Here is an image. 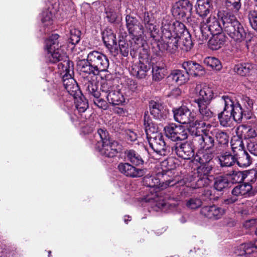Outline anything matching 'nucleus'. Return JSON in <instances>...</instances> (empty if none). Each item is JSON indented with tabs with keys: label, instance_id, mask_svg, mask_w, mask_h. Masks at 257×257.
Segmentation results:
<instances>
[{
	"label": "nucleus",
	"instance_id": "5",
	"mask_svg": "<svg viewBox=\"0 0 257 257\" xmlns=\"http://www.w3.org/2000/svg\"><path fill=\"white\" fill-rule=\"evenodd\" d=\"M217 17L223 24V32L232 39L237 43L245 40L246 33L242 25L233 14L224 10H220L217 13Z\"/></svg>",
	"mask_w": 257,
	"mask_h": 257
},
{
	"label": "nucleus",
	"instance_id": "58",
	"mask_svg": "<svg viewBox=\"0 0 257 257\" xmlns=\"http://www.w3.org/2000/svg\"><path fill=\"white\" fill-rule=\"evenodd\" d=\"M225 5L227 7H231L234 11H238L241 6L240 0H225Z\"/></svg>",
	"mask_w": 257,
	"mask_h": 257
},
{
	"label": "nucleus",
	"instance_id": "60",
	"mask_svg": "<svg viewBox=\"0 0 257 257\" xmlns=\"http://www.w3.org/2000/svg\"><path fill=\"white\" fill-rule=\"evenodd\" d=\"M126 138L128 141L134 142L137 140L138 136L137 134L134 131L128 130L126 132Z\"/></svg>",
	"mask_w": 257,
	"mask_h": 257
},
{
	"label": "nucleus",
	"instance_id": "52",
	"mask_svg": "<svg viewBox=\"0 0 257 257\" xmlns=\"http://www.w3.org/2000/svg\"><path fill=\"white\" fill-rule=\"evenodd\" d=\"M246 148L250 154L257 156V140L255 139L246 140Z\"/></svg>",
	"mask_w": 257,
	"mask_h": 257
},
{
	"label": "nucleus",
	"instance_id": "64",
	"mask_svg": "<svg viewBox=\"0 0 257 257\" xmlns=\"http://www.w3.org/2000/svg\"><path fill=\"white\" fill-rule=\"evenodd\" d=\"M252 57L254 60H257V43H255L250 49Z\"/></svg>",
	"mask_w": 257,
	"mask_h": 257
},
{
	"label": "nucleus",
	"instance_id": "55",
	"mask_svg": "<svg viewBox=\"0 0 257 257\" xmlns=\"http://www.w3.org/2000/svg\"><path fill=\"white\" fill-rule=\"evenodd\" d=\"M241 102L243 106V108H245L247 115H249L253 105V100L246 96H243L241 98Z\"/></svg>",
	"mask_w": 257,
	"mask_h": 257
},
{
	"label": "nucleus",
	"instance_id": "14",
	"mask_svg": "<svg viewBox=\"0 0 257 257\" xmlns=\"http://www.w3.org/2000/svg\"><path fill=\"white\" fill-rule=\"evenodd\" d=\"M83 88L91 94L95 99L93 100L94 104L98 107L105 110L107 108V103L102 98H99L100 93L98 91V86L95 83L93 82L89 79H83L81 81Z\"/></svg>",
	"mask_w": 257,
	"mask_h": 257
},
{
	"label": "nucleus",
	"instance_id": "2",
	"mask_svg": "<svg viewBox=\"0 0 257 257\" xmlns=\"http://www.w3.org/2000/svg\"><path fill=\"white\" fill-rule=\"evenodd\" d=\"M169 19H166L164 22L163 32L164 38L167 42L166 46L167 52L170 54H175L178 49V42L182 39V44L181 48L185 51L191 50L193 47V42L191 35L182 23L175 21L174 26L169 25ZM165 49V48H164Z\"/></svg>",
	"mask_w": 257,
	"mask_h": 257
},
{
	"label": "nucleus",
	"instance_id": "59",
	"mask_svg": "<svg viewBox=\"0 0 257 257\" xmlns=\"http://www.w3.org/2000/svg\"><path fill=\"white\" fill-rule=\"evenodd\" d=\"M102 5L105 9L107 8H109L112 6H116L118 5V1L117 0H99Z\"/></svg>",
	"mask_w": 257,
	"mask_h": 257
},
{
	"label": "nucleus",
	"instance_id": "48",
	"mask_svg": "<svg viewBox=\"0 0 257 257\" xmlns=\"http://www.w3.org/2000/svg\"><path fill=\"white\" fill-rule=\"evenodd\" d=\"M100 89L102 95H104V96L106 97L107 96V94H108L110 92H112V91L115 89L113 81L111 80H105L102 81Z\"/></svg>",
	"mask_w": 257,
	"mask_h": 257
},
{
	"label": "nucleus",
	"instance_id": "42",
	"mask_svg": "<svg viewBox=\"0 0 257 257\" xmlns=\"http://www.w3.org/2000/svg\"><path fill=\"white\" fill-rule=\"evenodd\" d=\"M211 134L213 138H215L219 145L225 146L228 144L229 135L226 132L219 129H214L211 132Z\"/></svg>",
	"mask_w": 257,
	"mask_h": 257
},
{
	"label": "nucleus",
	"instance_id": "12",
	"mask_svg": "<svg viewBox=\"0 0 257 257\" xmlns=\"http://www.w3.org/2000/svg\"><path fill=\"white\" fill-rule=\"evenodd\" d=\"M166 19H169L170 23H168L169 25L174 26L175 21H173L171 18V17L169 15H165L163 17L162 22H161V33H159V30H158L156 26L154 25H150L147 26V29L149 31L151 37L154 41V43H156L157 44V46L158 47L159 50L162 52H164L167 51V49L166 48V46H167L168 43L164 38V33L163 27L164 26V22Z\"/></svg>",
	"mask_w": 257,
	"mask_h": 257
},
{
	"label": "nucleus",
	"instance_id": "27",
	"mask_svg": "<svg viewBox=\"0 0 257 257\" xmlns=\"http://www.w3.org/2000/svg\"><path fill=\"white\" fill-rule=\"evenodd\" d=\"M216 5L215 0H197L196 13L200 17H205L209 13L210 10L213 9Z\"/></svg>",
	"mask_w": 257,
	"mask_h": 257
},
{
	"label": "nucleus",
	"instance_id": "28",
	"mask_svg": "<svg viewBox=\"0 0 257 257\" xmlns=\"http://www.w3.org/2000/svg\"><path fill=\"white\" fill-rule=\"evenodd\" d=\"M149 107L150 113L155 119L161 120L167 117L168 110L160 102L151 100L149 103Z\"/></svg>",
	"mask_w": 257,
	"mask_h": 257
},
{
	"label": "nucleus",
	"instance_id": "45",
	"mask_svg": "<svg viewBox=\"0 0 257 257\" xmlns=\"http://www.w3.org/2000/svg\"><path fill=\"white\" fill-rule=\"evenodd\" d=\"M229 183L228 179L225 177L220 176L215 178L214 188L217 191H221L228 186Z\"/></svg>",
	"mask_w": 257,
	"mask_h": 257
},
{
	"label": "nucleus",
	"instance_id": "1",
	"mask_svg": "<svg viewBox=\"0 0 257 257\" xmlns=\"http://www.w3.org/2000/svg\"><path fill=\"white\" fill-rule=\"evenodd\" d=\"M59 38V35L54 34L45 40L46 57L50 62L58 63V72L62 77L64 87L69 96H74L77 95L79 88L72 77V62L68 60L66 53L61 49V44H60Z\"/></svg>",
	"mask_w": 257,
	"mask_h": 257
},
{
	"label": "nucleus",
	"instance_id": "3",
	"mask_svg": "<svg viewBox=\"0 0 257 257\" xmlns=\"http://www.w3.org/2000/svg\"><path fill=\"white\" fill-rule=\"evenodd\" d=\"M109 65L107 57L101 52L97 50L89 51L86 59H79L77 62V70L80 75L86 76H96L100 72H105Z\"/></svg>",
	"mask_w": 257,
	"mask_h": 257
},
{
	"label": "nucleus",
	"instance_id": "11",
	"mask_svg": "<svg viewBox=\"0 0 257 257\" xmlns=\"http://www.w3.org/2000/svg\"><path fill=\"white\" fill-rule=\"evenodd\" d=\"M213 168L212 164L200 165L197 168L193 175V180L196 187L201 188L208 186L211 182V172Z\"/></svg>",
	"mask_w": 257,
	"mask_h": 257
},
{
	"label": "nucleus",
	"instance_id": "18",
	"mask_svg": "<svg viewBox=\"0 0 257 257\" xmlns=\"http://www.w3.org/2000/svg\"><path fill=\"white\" fill-rule=\"evenodd\" d=\"M175 120L182 124H190V128L195 122V115L194 113L185 106H182L173 110Z\"/></svg>",
	"mask_w": 257,
	"mask_h": 257
},
{
	"label": "nucleus",
	"instance_id": "46",
	"mask_svg": "<svg viewBox=\"0 0 257 257\" xmlns=\"http://www.w3.org/2000/svg\"><path fill=\"white\" fill-rule=\"evenodd\" d=\"M80 31L74 28H71L68 35V42L72 45H76L80 40Z\"/></svg>",
	"mask_w": 257,
	"mask_h": 257
},
{
	"label": "nucleus",
	"instance_id": "57",
	"mask_svg": "<svg viewBox=\"0 0 257 257\" xmlns=\"http://www.w3.org/2000/svg\"><path fill=\"white\" fill-rule=\"evenodd\" d=\"M245 178L247 179L245 184H249L252 186V189H255V183L257 181V174L255 173H245Z\"/></svg>",
	"mask_w": 257,
	"mask_h": 257
},
{
	"label": "nucleus",
	"instance_id": "7",
	"mask_svg": "<svg viewBox=\"0 0 257 257\" xmlns=\"http://www.w3.org/2000/svg\"><path fill=\"white\" fill-rule=\"evenodd\" d=\"M126 26L129 35L135 43L134 49L143 48L148 49V46L144 35V27L135 17L127 15L125 18Z\"/></svg>",
	"mask_w": 257,
	"mask_h": 257
},
{
	"label": "nucleus",
	"instance_id": "22",
	"mask_svg": "<svg viewBox=\"0 0 257 257\" xmlns=\"http://www.w3.org/2000/svg\"><path fill=\"white\" fill-rule=\"evenodd\" d=\"M182 67L185 70L189 76L201 77L206 73L204 68L202 65L193 61H184L182 64Z\"/></svg>",
	"mask_w": 257,
	"mask_h": 257
},
{
	"label": "nucleus",
	"instance_id": "29",
	"mask_svg": "<svg viewBox=\"0 0 257 257\" xmlns=\"http://www.w3.org/2000/svg\"><path fill=\"white\" fill-rule=\"evenodd\" d=\"M255 189H252V186L249 184H240L235 186L232 190L233 195L237 197L247 198L253 196L255 193Z\"/></svg>",
	"mask_w": 257,
	"mask_h": 257
},
{
	"label": "nucleus",
	"instance_id": "26",
	"mask_svg": "<svg viewBox=\"0 0 257 257\" xmlns=\"http://www.w3.org/2000/svg\"><path fill=\"white\" fill-rule=\"evenodd\" d=\"M102 38L106 47L111 52L114 49V52L118 54L116 37L113 31L109 28L105 29L102 33Z\"/></svg>",
	"mask_w": 257,
	"mask_h": 257
},
{
	"label": "nucleus",
	"instance_id": "41",
	"mask_svg": "<svg viewBox=\"0 0 257 257\" xmlns=\"http://www.w3.org/2000/svg\"><path fill=\"white\" fill-rule=\"evenodd\" d=\"M190 26L192 27L196 36L199 37V35L202 37L203 27L205 22L202 21L201 18L192 17L189 21Z\"/></svg>",
	"mask_w": 257,
	"mask_h": 257
},
{
	"label": "nucleus",
	"instance_id": "23",
	"mask_svg": "<svg viewBox=\"0 0 257 257\" xmlns=\"http://www.w3.org/2000/svg\"><path fill=\"white\" fill-rule=\"evenodd\" d=\"M236 253L238 257H256L257 256V240L254 242L240 244Z\"/></svg>",
	"mask_w": 257,
	"mask_h": 257
},
{
	"label": "nucleus",
	"instance_id": "15",
	"mask_svg": "<svg viewBox=\"0 0 257 257\" xmlns=\"http://www.w3.org/2000/svg\"><path fill=\"white\" fill-rule=\"evenodd\" d=\"M202 37L199 35V39L202 40H207L210 35L222 33L223 31V24L220 25L218 20L215 17H210L204 23Z\"/></svg>",
	"mask_w": 257,
	"mask_h": 257
},
{
	"label": "nucleus",
	"instance_id": "31",
	"mask_svg": "<svg viewBox=\"0 0 257 257\" xmlns=\"http://www.w3.org/2000/svg\"><path fill=\"white\" fill-rule=\"evenodd\" d=\"M151 66L148 63H145L140 61L139 63L132 66V74L138 78H143L147 75V72L150 69Z\"/></svg>",
	"mask_w": 257,
	"mask_h": 257
},
{
	"label": "nucleus",
	"instance_id": "8",
	"mask_svg": "<svg viewBox=\"0 0 257 257\" xmlns=\"http://www.w3.org/2000/svg\"><path fill=\"white\" fill-rule=\"evenodd\" d=\"M215 97L213 89L209 85L204 84L194 102L197 105L200 115L204 120H207L213 116V113L208 106Z\"/></svg>",
	"mask_w": 257,
	"mask_h": 257
},
{
	"label": "nucleus",
	"instance_id": "6",
	"mask_svg": "<svg viewBox=\"0 0 257 257\" xmlns=\"http://www.w3.org/2000/svg\"><path fill=\"white\" fill-rule=\"evenodd\" d=\"M206 120L196 119L192 126L189 129L190 134L193 137V142L200 149L207 150L211 149L214 145V139L210 133H207L206 129L211 126Z\"/></svg>",
	"mask_w": 257,
	"mask_h": 257
},
{
	"label": "nucleus",
	"instance_id": "25",
	"mask_svg": "<svg viewBox=\"0 0 257 257\" xmlns=\"http://www.w3.org/2000/svg\"><path fill=\"white\" fill-rule=\"evenodd\" d=\"M118 145L117 142L111 140L108 143L100 145L99 148H95L102 156L108 158H113L118 153Z\"/></svg>",
	"mask_w": 257,
	"mask_h": 257
},
{
	"label": "nucleus",
	"instance_id": "13",
	"mask_svg": "<svg viewBox=\"0 0 257 257\" xmlns=\"http://www.w3.org/2000/svg\"><path fill=\"white\" fill-rule=\"evenodd\" d=\"M220 101L225 105V109L227 108L229 110L234 121L240 122L243 116L245 118L248 117V116H246L247 113L245 108H243L238 102L235 103L229 96L227 95L222 96L220 98Z\"/></svg>",
	"mask_w": 257,
	"mask_h": 257
},
{
	"label": "nucleus",
	"instance_id": "35",
	"mask_svg": "<svg viewBox=\"0 0 257 257\" xmlns=\"http://www.w3.org/2000/svg\"><path fill=\"white\" fill-rule=\"evenodd\" d=\"M226 38L223 33L213 35L209 41V47L213 50L220 48L224 44Z\"/></svg>",
	"mask_w": 257,
	"mask_h": 257
},
{
	"label": "nucleus",
	"instance_id": "20",
	"mask_svg": "<svg viewBox=\"0 0 257 257\" xmlns=\"http://www.w3.org/2000/svg\"><path fill=\"white\" fill-rule=\"evenodd\" d=\"M192 9V5L189 0H180L173 5L171 12L175 18L180 19L185 17Z\"/></svg>",
	"mask_w": 257,
	"mask_h": 257
},
{
	"label": "nucleus",
	"instance_id": "21",
	"mask_svg": "<svg viewBox=\"0 0 257 257\" xmlns=\"http://www.w3.org/2000/svg\"><path fill=\"white\" fill-rule=\"evenodd\" d=\"M172 154L177 155L183 159L188 160L194 156V151L192 145L188 142L178 144L171 147Z\"/></svg>",
	"mask_w": 257,
	"mask_h": 257
},
{
	"label": "nucleus",
	"instance_id": "61",
	"mask_svg": "<svg viewBox=\"0 0 257 257\" xmlns=\"http://www.w3.org/2000/svg\"><path fill=\"white\" fill-rule=\"evenodd\" d=\"M153 18L152 16H150L148 12H145L144 16V22L145 25V27L147 29V26L150 25H153L152 23L153 21Z\"/></svg>",
	"mask_w": 257,
	"mask_h": 257
},
{
	"label": "nucleus",
	"instance_id": "34",
	"mask_svg": "<svg viewBox=\"0 0 257 257\" xmlns=\"http://www.w3.org/2000/svg\"><path fill=\"white\" fill-rule=\"evenodd\" d=\"M107 101L112 105H121L125 102V98L119 90L114 89L107 94L105 97Z\"/></svg>",
	"mask_w": 257,
	"mask_h": 257
},
{
	"label": "nucleus",
	"instance_id": "10",
	"mask_svg": "<svg viewBox=\"0 0 257 257\" xmlns=\"http://www.w3.org/2000/svg\"><path fill=\"white\" fill-rule=\"evenodd\" d=\"M231 150L235 157V163L240 167H247L252 162V159L249 154L244 150V144L241 139L232 140Z\"/></svg>",
	"mask_w": 257,
	"mask_h": 257
},
{
	"label": "nucleus",
	"instance_id": "37",
	"mask_svg": "<svg viewBox=\"0 0 257 257\" xmlns=\"http://www.w3.org/2000/svg\"><path fill=\"white\" fill-rule=\"evenodd\" d=\"M125 155L127 160L136 167L144 165L145 162L144 159L135 150L133 149L126 150Z\"/></svg>",
	"mask_w": 257,
	"mask_h": 257
},
{
	"label": "nucleus",
	"instance_id": "44",
	"mask_svg": "<svg viewBox=\"0 0 257 257\" xmlns=\"http://www.w3.org/2000/svg\"><path fill=\"white\" fill-rule=\"evenodd\" d=\"M155 181H156V184L150 185V186L156 188H158L159 191L163 190L167 188L173 187L178 184L181 183V182H179L175 179H169L168 180H166L165 182H163L162 183H161L160 181L156 178H155Z\"/></svg>",
	"mask_w": 257,
	"mask_h": 257
},
{
	"label": "nucleus",
	"instance_id": "62",
	"mask_svg": "<svg viewBox=\"0 0 257 257\" xmlns=\"http://www.w3.org/2000/svg\"><path fill=\"white\" fill-rule=\"evenodd\" d=\"M257 136V132L253 128L249 127L245 135V137L248 138V139H255L254 138Z\"/></svg>",
	"mask_w": 257,
	"mask_h": 257
},
{
	"label": "nucleus",
	"instance_id": "9",
	"mask_svg": "<svg viewBox=\"0 0 257 257\" xmlns=\"http://www.w3.org/2000/svg\"><path fill=\"white\" fill-rule=\"evenodd\" d=\"M75 95L69 96L64 105L67 108L68 113L73 122L83 121L81 113L84 112L88 107V104L83 96L77 97Z\"/></svg>",
	"mask_w": 257,
	"mask_h": 257
},
{
	"label": "nucleus",
	"instance_id": "63",
	"mask_svg": "<svg viewBox=\"0 0 257 257\" xmlns=\"http://www.w3.org/2000/svg\"><path fill=\"white\" fill-rule=\"evenodd\" d=\"M94 128V126L93 123L90 124L89 125L87 124L86 126L82 127L81 131L84 134H88L92 132Z\"/></svg>",
	"mask_w": 257,
	"mask_h": 257
},
{
	"label": "nucleus",
	"instance_id": "38",
	"mask_svg": "<svg viewBox=\"0 0 257 257\" xmlns=\"http://www.w3.org/2000/svg\"><path fill=\"white\" fill-rule=\"evenodd\" d=\"M170 77L175 82L179 85H182L189 80V76L187 72L176 69L172 71Z\"/></svg>",
	"mask_w": 257,
	"mask_h": 257
},
{
	"label": "nucleus",
	"instance_id": "49",
	"mask_svg": "<svg viewBox=\"0 0 257 257\" xmlns=\"http://www.w3.org/2000/svg\"><path fill=\"white\" fill-rule=\"evenodd\" d=\"M227 175L232 183H240L245 179V173L241 171H233Z\"/></svg>",
	"mask_w": 257,
	"mask_h": 257
},
{
	"label": "nucleus",
	"instance_id": "4",
	"mask_svg": "<svg viewBox=\"0 0 257 257\" xmlns=\"http://www.w3.org/2000/svg\"><path fill=\"white\" fill-rule=\"evenodd\" d=\"M144 125L149 146L157 154L166 156L170 152V147L166 146L164 137L157 131L149 116L145 113L144 116Z\"/></svg>",
	"mask_w": 257,
	"mask_h": 257
},
{
	"label": "nucleus",
	"instance_id": "43",
	"mask_svg": "<svg viewBox=\"0 0 257 257\" xmlns=\"http://www.w3.org/2000/svg\"><path fill=\"white\" fill-rule=\"evenodd\" d=\"M213 157V154L206 150L205 151H199L196 154L194 159L196 162H199L200 165L206 164H213L211 161Z\"/></svg>",
	"mask_w": 257,
	"mask_h": 257
},
{
	"label": "nucleus",
	"instance_id": "51",
	"mask_svg": "<svg viewBox=\"0 0 257 257\" xmlns=\"http://www.w3.org/2000/svg\"><path fill=\"white\" fill-rule=\"evenodd\" d=\"M176 164L174 162L173 159H169L163 162L162 166L166 167L165 169H163V172L166 175H169V173H174L175 169L176 168Z\"/></svg>",
	"mask_w": 257,
	"mask_h": 257
},
{
	"label": "nucleus",
	"instance_id": "30",
	"mask_svg": "<svg viewBox=\"0 0 257 257\" xmlns=\"http://www.w3.org/2000/svg\"><path fill=\"white\" fill-rule=\"evenodd\" d=\"M135 43H133V39H131L128 42L124 40H119V48L120 53L124 57H126L128 55L130 52L131 55H132V52H136L139 51V53H142V51L145 53L147 52L148 49H144L143 48H138L136 49H134Z\"/></svg>",
	"mask_w": 257,
	"mask_h": 257
},
{
	"label": "nucleus",
	"instance_id": "32",
	"mask_svg": "<svg viewBox=\"0 0 257 257\" xmlns=\"http://www.w3.org/2000/svg\"><path fill=\"white\" fill-rule=\"evenodd\" d=\"M111 139L109 137L108 133L105 129L99 128L94 135L93 143L94 144L95 148H99L100 145L108 143Z\"/></svg>",
	"mask_w": 257,
	"mask_h": 257
},
{
	"label": "nucleus",
	"instance_id": "33",
	"mask_svg": "<svg viewBox=\"0 0 257 257\" xmlns=\"http://www.w3.org/2000/svg\"><path fill=\"white\" fill-rule=\"evenodd\" d=\"M171 200L173 199L169 195H165V197H160L157 200H155L152 204V209L156 211H166L169 208L170 203L167 201L166 199Z\"/></svg>",
	"mask_w": 257,
	"mask_h": 257
},
{
	"label": "nucleus",
	"instance_id": "19",
	"mask_svg": "<svg viewBox=\"0 0 257 257\" xmlns=\"http://www.w3.org/2000/svg\"><path fill=\"white\" fill-rule=\"evenodd\" d=\"M117 168L121 174L131 178L142 177L146 173L145 169L137 168L130 163H119Z\"/></svg>",
	"mask_w": 257,
	"mask_h": 257
},
{
	"label": "nucleus",
	"instance_id": "16",
	"mask_svg": "<svg viewBox=\"0 0 257 257\" xmlns=\"http://www.w3.org/2000/svg\"><path fill=\"white\" fill-rule=\"evenodd\" d=\"M166 137L172 141H184L187 139L189 130L184 126L175 123H171L164 127Z\"/></svg>",
	"mask_w": 257,
	"mask_h": 257
},
{
	"label": "nucleus",
	"instance_id": "17",
	"mask_svg": "<svg viewBox=\"0 0 257 257\" xmlns=\"http://www.w3.org/2000/svg\"><path fill=\"white\" fill-rule=\"evenodd\" d=\"M46 8L41 14V21L44 26L53 24L54 19L59 10V3L58 0H51L46 4Z\"/></svg>",
	"mask_w": 257,
	"mask_h": 257
},
{
	"label": "nucleus",
	"instance_id": "40",
	"mask_svg": "<svg viewBox=\"0 0 257 257\" xmlns=\"http://www.w3.org/2000/svg\"><path fill=\"white\" fill-rule=\"evenodd\" d=\"M218 117L220 125L223 127L230 126L234 120L229 110L227 108L225 109V105H224L223 110L218 114Z\"/></svg>",
	"mask_w": 257,
	"mask_h": 257
},
{
	"label": "nucleus",
	"instance_id": "36",
	"mask_svg": "<svg viewBox=\"0 0 257 257\" xmlns=\"http://www.w3.org/2000/svg\"><path fill=\"white\" fill-rule=\"evenodd\" d=\"M219 164L222 168L229 167L233 166L235 163L234 154L225 152L222 153L219 157Z\"/></svg>",
	"mask_w": 257,
	"mask_h": 257
},
{
	"label": "nucleus",
	"instance_id": "56",
	"mask_svg": "<svg viewBox=\"0 0 257 257\" xmlns=\"http://www.w3.org/2000/svg\"><path fill=\"white\" fill-rule=\"evenodd\" d=\"M201 204V200L197 197L190 198L186 202L187 207L191 209H197L200 207Z\"/></svg>",
	"mask_w": 257,
	"mask_h": 257
},
{
	"label": "nucleus",
	"instance_id": "54",
	"mask_svg": "<svg viewBox=\"0 0 257 257\" xmlns=\"http://www.w3.org/2000/svg\"><path fill=\"white\" fill-rule=\"evenodd\" d=\"M116 6H112L105 9L106 18L110 23L114 22L117 19V14L115 12Z\"/></svg>",
	"mask_w": 257,
	"mask_h": 257
},
{
	"label": "nucleus",
	"instance_id": "53",
	"mask_svg": "<svg viewBox=\"0 0 257 257\" xmlns=\"http://www.w3.org/2000/svg\"><path fill=\"white\" fill-rule=\"evenodd\" d=\"M248 19L252 28L257 32V10L254 9L249 11Z\"/></svg>",
	"mask_w": 257,
	"mask_h": 257
},
{
	"label": "nucleus",
	"instance_id": "24",
	"mask_svg": "<svg viewBox=\"0 0 257 257\" xmlns=\"http://www.w3.org/2000/svg\"><path fill=\"white\" fill-rule=\"evenodd\" d=\"M225 211L224 208L213 205L203 207L201 209V214L209 219L217 220L221 218Z\"/></svg>",
	"mask_w": 257,
	"mask_h": 257
},
{
	"label": "nucleus",
	"instance_id": "47",
	"mask_svg": "<svg viewBox=\"0 0 257 257\" xmlns=\"http://www.w3.org/2000/svg\"><path fill=\"white\" fill-rule=\"evenodd\" d=\"M204 63L212 69L216 70L218 71L222 68L220 61L215 57H208L205 58L204 60Z\"/></svg>",
	"mask_w": 257,
	"mask_h": 257
},
{
	"label": "nucleus",
	"instance_id": "50",
	"mask_svg": "<svg viewBox=\"0 0 257 257\" xmlns=\"http://www.w3.org/2000/svg\"><path fill=\"white\" fill-rule=\"evenodd\" d=\"M166 70L161 67L154 66L152 68V74L153 79L159 81L162 80L165 76Z\"/></svg>",
	"mask_w": 257,
	"mask_h": 257
},
{
	"label": "nucleus",
	"instance_id": "39",
	"mask_svg": "<svg viewBox=\"0 0 257 257\" xmlns=\"http://www.w3.org/2000/svg\"><path fill=\"white\" fill-rule=\"evenodd\" d=\"M254 65L249 63H239L235 65L234 72L238 75L245 76L251 74Z\"/></svg>",
	"mask_w": 257,
	"mask_h": 257
}]
</instances>
